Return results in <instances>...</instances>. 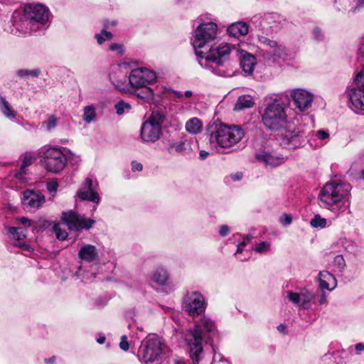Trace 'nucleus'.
<instances>
[{
  "label": "nucleus",
  "instance_id": "obj_1",
  "mask_svg": "<svg viewBox=\"0 0 364 364\" xmlns=\"http://www.w3.org/2000/svg\"><path fill=\"white\" fill-rule=\"evenodd\" d=\"M48 18L47 7L41 4H29L24 6L22 14L14 13V26L21 34H31L43 31Z\"/></svg>",
  "mask_w": 364,
  "mask_h": 364
},
{
  "label": "nucleus",
  "instance_id": "obj_2",
  "mask_svg": "<svg viewBox=\"0 0 364 364\" xmlns=\"http://www.w3.org/2000/svg\"><path fill=\"white\" fill-rule=\"evenodd\" d=\"M215 332V326L210 318L204 317L195 324L193 329H189L184 335L188 345L190 357L193 362H199L203 353V341L208 343Z\"/></svg>",
  "mask_w": 364,
  "mask_h": 364
},
{
  "label": "nucleus",
  "instance_id": "obj_3",
  "mask_svg": "<svg viewBox=\"0 0 364 364\" xmlns=\"http://www.w3.org/2000/svg\"><path fill=\"white\" fill-rule=\"evenodd\" d=\"M237 48L228 43H222L218 46H212L208 52L203 53L205 61L215 63L213 72L223 77H231L235 73L234 65L229 61L230 55H235Z\"/></svg>",
  "mask_w": 364,
  "mask_h": 364
},
{
  "label": "nucleus",
  "instance_id": "obj_4",
  "mask_svg": "<svg viewBox=\"0 0 364 364\" xmlns=\"http://www.w3.org/2000/svg\"><path fill=\"white\" fill-rule=\"evenodd\" d=\"M207 135L211 144L227 149L237 144L245 134L238 126L213 123L207 127Z\"/></svg>",
  "mask_w": 364,
  "mask_h": 364
},
{
  "label": "nucleus",
  "instance_id": "obj_5",
  "mask_svg": "<svg viewBox=\"0 0 364 364\" xmlns=\"http://www.w3.org/2000/svg\"><path fill=\"white\" fill-rule=\"evenodd\" d=\"M286 105L280 99L266 100L261 112L262 121L269 129L279 130L287 123Z\"/></svg>",
  "mask_w": 364,
  "mask_h": 364
},
{
  "label": "nucleus",
  "instance_id": "obj_6",
  "mask_svg": "<svg viewBox=\"0 0 364 364\" xmlns=\"http://www.w3.org/2000/svg\"><path fill=\"white\" fill-rule=\"evenodd\" d=\"M351 186L346 182L331 181L326 183L320 191V200L330 205H337L348 200Z\"/></svg>",
  "mask_w": 364,
  "mask_h": 364
},
{
  "label": "nucleus",
  "instance_id": "obj_7",
  "mask_svg": "<svg viewBox=\"0 0 364 364\" xmlns=\"http://www.w3.org/2000/svg\"><path fill=\"white\" fill-rule=\"evenodd\" d=\"M217 34L218 26L214 22H203L198 26L195 30L192 43L197 56L203 57V52L198 50V49L203 48L212 43L216 38Z\"/></svg>",
  "mask_w": 364,
  "mask_h": 364
},
{
  "label": "nucleus",
  "instance_id": "obj_8",
  "mask_svg": "<svg viewBox=\"0 0 364 364\" xmlns=\"http://www.w3.org/2000/svg\"><path fill=\"white\" fill-rule=\"evenodd\" d=\"M162 353V343L159 338L149 336L141 342L138 356L143 364H154L161 360Z\"/></svg>",
  "mask_w": 364,
  "mask_h": 364
},
{
  "label": "nucleus",
  "instance_id": "obj_9",
  "mask_svg": "<svg viewBox=\"0 0 364 364\" xmlns=\"http://www.w3.org/2000/svg\"><path fill=\"white\" fill-rule=\"evenodd\" d=\"M45 168L52 173H59L67 164V158L62 150L55 147H48L42 151Z\"/></svg>",
  "mask_w": 364,
  "mask_h": 364
},
{
  "label": "nucleus",
  "instance_id": "obj_10",
  "mask_svg": "<svg viewBox=\"0 0 364 364\" xmlns=\"http://www.w3.org/2000/svg\"><path fill=\"white\" fill-rule=\"evenodd\" d=\"M348 95L355 112L364 114V69L355 75Z\"/></svg>",
  "mask_w": 364,
  "mask_h": 364
},
{
  "label": "nucleus",
  "instance_id": "obj_11",
  "mask_svg": "<svg viewBox=\"0 0 364 364\" xmlns=\"http://www.w3.org/2000/svg\"><path fill=\"white\" fill-rule=\"evenodd\" d=\"M61 218L69 230L75 231L89 230L95 223V220L86 218L73 210L63 212Z\"/></svg>",
  "mask_w": 364,
  "mask_h": 364
},
{
  "label": "nucleus",
  "instance_id": "obj_12",
  "mask_svg": "<svg viewBox=\"0 0 364 364\" xmlns=\"http://www.w3.org/2000/svg\"><path fill=\"white\" fill-rule=\"evenodd\" d=\"M156 80L154 72L146 68H137L132 70L129 81L132 87L139 89L153 84Z\"/></svg>",
  "mask_w": 364,
  "mask_h": 364
},
{
  "label": "nucleus",
  "instance_id": "obj_13",
  "mask_svg": "<svg viewBox=\"0 0 364 364\" xmlns=\"http://www.w3.org/2000/svg\"><path fill=\"white\" fill-rule=\"evenodd\" d=\"M186 310L189 315L196 316L205 309L203 296L197 291L188 293L184 299Z\"/></svg>",
  "mask_w": 364,
  "mask_h": 364
},
{
  "label": "nucleus",
  "instance_id": "obj_14",
  "mask_svg": "<svg viewBox=\"0 0 364 364\" xmlns=\"http://www.w3.org/2000/svg\"><path fill=\"white\" fill-rule=\"evenodd\" d=\"M257 38L260 46H267L269 48H274L272 53L267 52L266 54V61L277 63L278 60L285 58L287 51L284 46L279 45L277 41L264 36H258Z\"/></svg>",
  "mask_w": 364,
  "mask_h": 364
},
{
  "label": "nucleus",
  "instance_id": "obj_15",
  "mask_svg": "<svg viewBox=\"0 0 364 364\" xmlns=\"http://www.w3.org/2000/svg\"><path fill=\"white\" fill-rule=\"evenodd\" d=\"M290 98L294 105L300 112L306 110L313 101V95L306 90L302 89H294L290 92Z\"/></svg>",
  "mask_w": 364,
  "mask_h": 364
},
{
  "label": "nucleus",
  "instance_id": "obj_16",
  "mask_svg": "<svg viewBox=\"0 0 364 364\" xmlns=\"http://www.w3.org/2000/svg\"><path fill=\"white\" fill-rule=\"evenodd\" d=\"M302 136L299 131H291L289 128L282 131L279 141L282 146L289 149H294L302 144Z\"/></svg>",
  "mask_w": 364,
  "mask_h": 364
},
{
  "label": "nucleus",
  "instance_id": "obj_17",
  "mask_svg": "<svg viewBox=\"0 0 364 364\" xmlns=\"http://www.w3.org/2000/svg\"><path fill=\"white\" fill-rule=\"evenodd\" d=\"M45 202L44 195L39 191L28 189L23 192L22 203L26 208L38 209Z\"/></svg>",
  "mask_w": 364,
  "mask_h": 364
},
{
  "label": "nucleus",
  "instance_id": "obj_18",
  "mask_svg": "<svg viewBox=\"0 0 364 364\" xmlns=\"http://www.w3.org/2000/svg\"><path fill=\"white\" fill-rule=\"evenodd\" d=\"M77 196L82 200L92 201L97 204L100 200V197L93 186L92 180L90 178H87L85 180L82 187L77 192Z\"/></svg>",
  "mask_w": 364,
  "mask_h": 364
},
{
  "label": "nucleus",
  "instance_id": "obj_19",
  "mask_svg": "<svg viewBox=\"0 0 364 364\" xmlns=\"http://www.w3.org/2000/svg\"><path fill=\"white\" fill-rule=\"evenodd\" d=\"M235 56L240 60V65L246 75H251L253 73L257 64V60L255 55L246 52L244 50L237 48Z\"/></svg>",
  "mask_w": 364,
  "mask_h": 364
},
{
  "label": "nucleus",
  "instance_id": "obj_20",
  "mask_svg": "<svg viewBox=\"0 0 364 364\" xmlns=\"http://www.w3.org/2000/svg\"><path fill=\"white\" fill-rule=\"evenodd\" d=\"M161 129L151 122H145L141 129V138L145 142H155L161 136Z\"/></svg>",
  "mask_w": 364,
  "mask_h": 364
},
{
  "label": "nucleus",
  "instance_id": "obj_21",
  "mask_svg": "<svg viewBox=\"0 0 364 364\" xmlns=\"http://www.w3.org/2000/svg\"><path fill=\"white\" fill-rule=\"evenodd\" d=\"M284 21L277 14H265L260 21V26L263 30L271 29L272 31H277L283 26Z\"/></svg>",
  "mask_w": 364,
  "mask_h": 364
},
{
  "label": "nucleus",
  "instance_id": "obj_22",
  "mask_svg": "<svg viewBox=\"0 0 364 364\" xmlns=\"http://www.w3.org/2000/svg\"><path fill=\"white\" fill-rule=\"evenodd\" d=\"M286 158L287 157H284L282 155L274 154L266 151L256 155V159L258 161L263 162L264 164L269 166L281 165L284 162Z\"/></svg>",
  "mask_w": 364,
  "mask_h": 364
},
{
  "label": "nucleus",
  "instance_id": "obj_23",
  "mask_svg": "<svg viewBox=\"0 0 364 364\" xmlns=\"http://www.w3.org/2000/svg\"><path fill=\"white\" fill-rule=\"evenodd\" d=\"M78 257L82 260L92 262L98 259V252L95 246L85 245L80 249Z\"/></svg>",
  "mask_w": 364,
  "mask_h": 364
},
{
  "label": "nucleus",
  "instance_id": "obj_24",
  "mask_svg": "<svg viewBox=\"0 0 364 364\" xmlns=\"http://www.w3.org/2000/svg\"><path fill=\"white\" fill-rule=\"evenodd\" d=\"M167 149L170 154H188L192 151L191 141L184 139L179 142L170 144Z\"/></svg>",
  "mask_w": 364,
  "mask_h": 364
},
{
  "label": "nucleus",
  "instance_id": "obj_25",
  "mask_svg": "<svg viewBox=\"0 0 364 364\" xmlns=\"http://www.w3.org/2000/svg\"><path fill=\"white\" fill-rule=\"evenodd\" d=\"M337 287L336 277L328 272H320V289L333 290Z\"/></svg>",
  "mask_w": 364,
  "mask_h": 364
},
{
  "label": "nucleus",
  "instance_id": "obj_26",
  "mask_svg": "<svg viewBox=\"0 0 364 364\" xmlns=\"http://www.w3.org/2000/svg\"><path fill=\"white\" fill-rule=\"evenodd\" d=\"M227 31L232 36H245L248 33V25L243 21L233 23L228 28Z\"/></svg>",
  "mask_w": 364,
  "mask_h": 364
},
{
  "label": "nucleus",
  "instance_id": "obj_27",
  "mask_svg": "<svg viewBox=\"0 0 364 364\" xmlns=\"http://www.w3.org/2000/svg\"><path fill=\"white\" fill-rule=\"evenodd\" d=\"M203 122L197 117H193L188 119L185 124V129L191 134H198L203 130Z\"/></svg>",
  "mask_w": 364,
  "mask_h": 364
},
{
  "label": "nucleus",
  "instance_id": "obj_28",
  "mask_svg": "<svg viewBox=\"0 0 364 364\" xmlns=\"http://www.w3.org/2000/svg\"><path fill=\"white\" fill-rule=\"evenodd\" d=\"M168 272L164 269H157L153 272L151 275L152 281L159 286L165 285L168 281Z\"/></svg>",
  "mask_w": 364,
  "mask_h": 364
},
{
  "label": "nucleus",
  "instance_id": "obj_29",
  "mask_svg": "<svg viewBox=\"0 0 364 364\" xmlns=\"http://www.w3.org/2000/svg\"><path fill=\"white\" fill-rule=\"evenodd\" d=\"M254 105L253 98L250 95L240 96L235 105V110H241L252 107Z\"/></svg>",
  "mask_w": 364,
  "mask_h": 364
},
{
  "label": "nucleus",
  "instance_id": "obj_30",
  "mask_svg": "<svg viewBox=\"0 0 364 364\" xmlns=\"http://www.w3.org/2000/svg\"><path fill=\"white\" fill-rule=\"evenodd\" d=\"M0 109L6 118L14 119L16 116L10 104L3 97H0Z\"/></svg>",
  "mask_w": 364,
  "mask_h": 364
},
{
  "label": "nucleus",
  "instance_id": "obj_31",
  "mask_svg": "<svg viewBox=\"0 0 364 364\" xmlns=\"http://www.w3.org/2000/svg\"><path fill=\"white\" fill-rule=\"evenodd\" d=\"M96 109L93 105H89L84 107L82 115L83 120L87 123H91L96 118Z\"/></svg>",
  "mask_w": 364,
  "mask_h": 364
},
{
  "label": "nucleus",
  "instance_id": "obj_32",
  "mask_svg": "<svg viewBox=\"0 0 364 364\" xmlns=\"http://www.w3.org/2000/svg\"><path fill=\"white\" fill-rule=\"evenodd\" d=\"M333 270L334 272H342L346 266V261L341 255H336L332 262Z\"/></svg>",
  "mask_w": 364,
  "mask_h": 364
},
{
  "label": "nucleus",
  "instance_id": "obj_33",
  "mask_svg": "<svg viewBox=\"0 0 364 364\" xmlns=\"http://www.w3.org/2000/svg\"><path fill=\"white\" fill-rule=\"evenodd\" d=\"M41 74V70L39 69H33V70H28V69H20L17 70L16 72V76L26 79L27 77H37Z\"/></svg>",
  "mask_w": 364,
  "mask_h": 364
},
{
  "label": "nucleus",
  "instance_id": "obj_34",
  "mask_svg": "<svg viewBox=\"0 0 364 364\" xmlns=\"http://www.w3.org/2000/svg\"><path fill=\"white\" fill-rule=\"evenodd\" d=\"M8 230L14 239L18 241L22 240L26 237V230L22 228L10 227L8 228Z\"/></svg>",
  "mask_w": 364,
  "mask_h": 364
},
{
  "label": "nucleus",
  "instance_id": "obj_35",
  "mask_svg": "<svg viewBox=\"0 0 364 364\" xmlns=\"http://www.w3.org/2000/svg\"><path fill=\"white\" fill-rule=\"evenodd\" d=\"M314 299V294L309 291H303L301 292V306L304 309H306L309 306L310 303Z\"/></svg>",
  "mask_w": 364,
  "mask_h": 364
},
{
  "label": "nucleus",
  "instance_id": "obj_36",
  "mask_svg": "<svg viewBox=\"0 0 364 364\" xmlns=\"http://www.w3.org/2000/svg\"><path fill=\"white\" fill-rule=\"evenodd\" d=\"M114 108L116 109V113L118 115H122L124 113L129 112L132 109V106L129 103L126 102L124 100H119L115 104Z\"/></svg>",
  "mask_w": 364,
  "mask_h": 364
},
{
  "label": "nucleus",
  "instance_id": "obj_37",
  "mask_svg": "<svg viewBox=\"0 0 364 364\" xmlns=\"http://www.w3.org/2000/svg\"><path fill=\"white\" fill-rule=\"evenodd\" d=\"M165 119V116L159 112H153L149 119L146 121L161 129V124Z\"/></svg>",
  "mask_w": 364,
  "mask_h": 364
},
{
  "label": "nucleus",
  "instance_id": "obj_38",
  "mask_svg": "<svg viewBox=\"0 0 364 364\" xmlns=\"http://www.w3.org/2000/svg\"><path fill=\"white\" fill-rule=\"evenodd\" d=\"M34 159H35L31 155H28V154L25 155V156L23 159V161H22L21 166L18 172L16 173V177L20 178L23 176V174L25 173V168L26 167H28V166H30Z\"/></svg>",
  "mask_w": 364,
  "mask_h": 364
},
{
  "label": "nucleus",
  "instance_id": "obj_39",
  "mask_svg": "<svg viewBox=\"0 0 364 364\" xmlns=\"http://www.w3.org/2000/svg\"><path fill=\"white\" fill-rule=\"evenodd\" d=\"M142 90L136 93L138 97L144 99L145 100H151L153 99L154 92L149 87H141Z\"/></svg>",
  "mask_w": 364,
  "mask_h": 364
},
{
  "label": "nucleus",
  "instance_id": "obj_40",
  "mask_svg": "<svg viewBox=\"0 0 364 364\" xmlns=\"http://www.w3.org/2000/svg\"><path fill=\"white\" fill-rule=\"evenodd\" d=\"M58 124V119L54 116L51 115L49 117L47 121L43 123V126L48 132L51 131L56 127Z\"/></svg>",
  "mask_w": 364,
  "mask_h": 364
},
{
  "label": "nucleus",
  "instance_id": "obj_41",
  "mask_svg": "<svg viewBox=\"0 0 364 364\" xmlns=\"http://www.w3.org/2000/svg\"><path fill=\"white\" fill-rule=\"evenodd\" d=\"M53 230L58 240H65L67 239L68 236V232L65 230L61 229L59 224H55L53 225Z\"/></svg>",
  "mask_w": 364,
  "mask_h": 364
},
{
  "label": "nucleus",
  "instance_id": "obj_42",
  "mask_svg": "<svg viewBox=\"0 0 364 364\" xmlns=\"http://www.w3.org/2000/svg\"><path fill=\"white\" fill-rule=\"evenodd\" d=\"M112 37V34L107 31H103L99 34L95 35V38L99 44H102L106 40H109Z\"/></svg>",
  "mask_w": 364,
  "mask_h": 364
},
{
  "label": "nucleus",
  "instance_id": "obj_43",
  "mask_svg": "<svg viewBox=\"0 0 364 364\" xmlns=\"http://www.w3.org/2000/svg\"><path fill=\"white\" fill-rule=\"evenodd\" d=\"M287 296L293 304L301 305V293L288 291L287 292Z\"/></svg>",
  "mask_w": 364,
  "mask_h": 364
},
{
  "label": "nucleus",
  "instance_id": "obj_44",
  "mask_svg": "<svg viewBox=\"0 0 364 364\" xmlns=\"http://www.w3.org/2000/svg\"><path fill=\"white\" fill-rule=\"evenodd\" d=\"M270 245L269 242H262L254 248V250L258 253L266 252L269 250Z\"/></svg>",
  "mask_w": 364,
  "mask_h": 364
},
{
  "label": "nucleus",
  "instance_id": "obj_45",
  "mask_svg": "<svg viewBox=\"0 0 364 364\" xmlns=\"http://www.w3.org/2000/svg\"><path fill=\"white\" fill-rule=\"evenodd\" d=\"M119 347L122 350L127 351L129 350V345L128 343L127 337L125 335L121 336Z\"/></svg>",
  "mask_w": 364,
  "mask_h": 364
},
{
  "label": "nucleus",
  "instance_id": "obj_46",
  "mask_svg": "<svg viewBox=\"0 0 364 364\" xmlns=\"http://www.w3.org/2000/svg\"><path fill=\"white\" fill-rule=\"evenodd\" d=\"M18 224H21L26 227H29L33 224V222L27 218L21 217L16 219Z\"/></svg>",
  "mask_w": 364,
  "mask_h": 364
},
{
  "label": "nucleus",
  "instance_id": "obj_47",
  "mask_svg": "<svg viewBox=\"0 0 364 364\" xmlns=\"http://www.w3.org/2000/svg\"><path fill=\"white\" fill-rule=\"evenodd\" d=\"M58 187V184L56 181H51L47 183V188L49 192L56 191Z\"/></svg>",
  "mask_w": 364,
  "mask_h": 364
},
{
  "label": "nucleus",
  "instance_id": "obj_48",
  "mask_svg": "<svg viewBox=\"0 0 364 364\" xmlns=\"http://www.w3.org/2000/svg\"><path fill=\"white\" fill-rule=\"evenodd\" d=\"M262 46V48H261L262 56L263 57L264 60H266V54L267 53V52L272 53L274 50V48H269V46Z\"/></svg>",
  "mask_w": 364,
  "mask_h": 364
},
{
  "label": "nucleus",
  "instance_id": "obj_49",
  "mask_svg": "<svg viewBox=\"0 0 364 364\" xmlns=\"http://www.w3.org/2000/svg\"><path fill=\"white\" fill-rule=\"evenodd\" d=\"M230 232L229 227L227 225H223L220 228L219 233L221 236L227 235Z\"/></svg>",
  "mask_w": 364,
  "mask_h": 364
},
{
  "label": "nucleus",
  "instance_id": "obj_50",
  "mask_svg": "<svg viewBox=\"0 0 364 364\" xmlns=\"http://www.w3.org/2000/svg\"><path fill=\"white\" fill-rule=\"evenodd\" d=\"M331 225V220L320 218V228H323Z\"/></svg>",
  "mask_w": 364,
  "mask_h": 364
},
{
  "label": "nucleus",
  "instance_id": "obj_51",
  "mask_svg": "<svg viewBox=\"0 0 364 364\" xmlns=\"http://www.w3.org/2000/svg\"><path fill=\"white\" fill-rule=\"evenodd\" d=\"M132 168L133 171H140L142 170L143 166L140 163H137V162L133 161L132 164Z\"/></svg>",
  "mask_w": 364,
  "mask_h": 364
},
{
  "label": "nucleus",
  "instance_id": "obj_52",
  "mask_svg": "<svg viewBox=\"0 0 364 364\" xmlns=\"http://www.w3.org/2000/svg\"><path fill=\"white\" fill-rule=\"evenodd\" d=\"M242 176H243L242 173L237 172L235 173L231 174L230 177L233 181H240L242 178Z\"/></svg>",
  "mask_w": 364,
  "mask_h": 364
},
{
  "label": "nucleus",
  "instance_id": "obj_53",
  "mask_svg": "<svg viewBox=\"0 0 364 364\" xmlns=\"http://www.w3.org/2000/svg\"><path fill=\"white\" fill-rule=\"evenodd\" d=\"M310 224L314 228L318 227V215H315L314 218L311 220Z\"/></svg>",
  "mask_w": 364,
  "mask_h": 364
},
{
  "label": "nucleus",
  "instance_id": "obj_54",
  "mask_svg": "<svg viewBox=\"0 0 364 364\" xmlns=\"http://www.w3.org/2000/svg\"><path fill=\"white\" fill-rule=\"evenodd\" d=\"M252 238V237L250 235H245L244 239H243V241L240 243V245H242V246L247 245V244H248L250 242Z\"/></svg>",
  "mask_w": 364,
  "mask_h": 364
},
{
  "label": "nucleus",
  "instance_id": "obj_55",
  "mask_svg": "<svg viewBox=\"0 0 364 364\" xmlns=\"http://www.w3.org/2000/svg\"><path fill=\"white\" fill-rule=\"evenodd\" d=\"M291 221H292L291 217L288 215H285L284 220H282V223L284 225H289L291 223Z\"/></svg>",
  "mask_w": 364,
  "mask_h": 364
},
{
  "label": "nucleus",
  "instance_id": "obj_56",
  "mask_svg": "<svg viewBox=\"0 0 364 364\" xmlns=\"http://www.w3.org/2000/svg\"><path fill=\"white\" fill-rule=\"evenodd\" d=\"M329 137L328 132L324 131V130H320V140H324L326 139H328Z\"/></svg>",
  "mask_w": 364,
  "mask_h": 364
},
{
  "label": "nucleus",
  "instance_id": "obj_57",
  "mask_svg": "<svg viewBox=\"0 0 364 364\" xmlns=\"http://www.w3.org/2000/svg\"><path fill=\"white\" fill-rule=\"evenodd\" d=\"M355 348L358 353H359L360 351L364 350V343H358L355 344Z\"/></svg>",
  "mask_w": 364,
  "mask_h": 364
},
{
  "label": "nucleus",
  "instance_id": "obj_58",
  "mask_svg": "<svg viewBox=\"0 0 364 364\" xmlns=\"http://www.w3.org/2000/svg\"><path fill=\"white\" fill-rule=\"evenodd\" d=\"M121 46L117 43H112L109 46V49L113 51L121 50Z\"/></svg>",
  "mask_w": 364,
  "mask_h": 364
},
{
  "label": "nucleus",
  "instance_id": "obj_59",
  "mask_svg": "<svg viewBox=\"0 0 364 364\" xmlns=\"http://www.w3.org/2000/svg\"><path fill=\"white\" fill-rule=\"evenodd\" d=\"M364 6V0H358L356 6L354 8L353 11L355 12L359 8Z\"/></svg>",
  "mask_w": 364,
  "mask_h": 364
},
{
  "label": "nucleus",
  "instance_id": "obj_60",
  "mask_svg": "<svg viewBox=\"0 0 364 364\" xmlns=\"http://www.w3.org/2000/svg\"><path fill=\"white\" fill-rule=\"evenodd\" d=\"M199 154H200V159L202 160H204L205 159H206V157L208 156L209 154L206 151L202 150L200 151Z\"/></svg>",
  "mask_w": 364,
  "mask_h": 364
},
{
  "label": "nucleus",
  "instance_id": "obj_61",
  "mask_svg": "<svg viewBox=\"0 0 364 364\" xmlns=\"http://www.w3.org/2000/svg\"><path fill=\"white\" fill-rule=\"evenodd\" d=\"M320 304H325L327 302L326 300V296L324 293L320 294V300H319Z\"/></svg>",
  "mask_w": 364,
  "mask_h": 364
},
{
  "label": "nucleus",
  "instance_id": "obj_62",
  "mask_svg": "<svg viewBox=\"0 0 364 364\" xmlns=\"http://www.w3.org/2000/svg\"><path fill=\"white\" fill-rule=\"evenodd\" d=\"M105 341V336L104 335H99V337L97 339V342L100 344L104 343Z\"/></svg>",
  "mask_w": 364,
  "mask_h": 364
},
{
  "label": "nucleus",
  "instance_id": "obj_63",
  "mask_svg": "<svg viewBox=\"0 0 364 364\" xmlns=\"http://www.w3.org/2000/svg\"><path fill=\"white\" fill-rule=\"evenodd\" d=\"M15 245H16V246H19V247H22V248H23V249H25V250H28V248H29L28 245H26V244H23V243H21V242H19V243H18V244H15Z\"/></svg>",
  "mask_w": 364,
  "mask_h": 364
},
{
  "label": "nucleus",
  "instance_id": "obj_64",
  "mask_svg": "<svg viewBox=\"0 0 364 364\" xmlns=\"http://www.w3.org/2000/svg\"><path fill=\"white\" fill-rule=\"evenodd\" d=\"M55 358L53 356V358H49V359H46L45 360V362L48 363V364H53L54 362H55Z\"/></svg>",
  "mask_w": 364,
  "mask_h": 364
}]
</instances>
